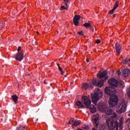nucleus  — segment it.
I'll return each mask as SVG.
<instances>
[{
	"label": "nucleus",
	"instance_id": "nucleus-1",
	"mask_svg": "<svg viewBox=\"0 0 130 130\" xmlns=\"http://www.w3.org/2000/svg\"><path fill=\"white\" fill-rule=\"evenodd\" d=\"M105 92L107 95L111 96L109 102L110 107H115V106H116L118 103V98L117 96L114 95L116 93V89L113 87H106Z\"/></svg>",
	"mask_w": 130,
	"mask_h": 130
},
{
	"label": "nucleus",
	"instance_id": "nucleus-2",
	"mask_svg": "<svg viewBox=\"0 0 130 130\" xmlns=\"http://www.w3.org/2000/svg\"><path fill=\"white\" fill-rule=\"evenodd\" d=\"M117 114L114 113L113 115L107 120V123L109 130H113L116 128V130H118V122L116 119Z\"/></svg>",
	"mask_w": 130,
	"mask_h": 130
},
{
	"label": "nucleus",
	"instance_id": "nucleus-3",
	"mask_svg": "<svg viewBox=\"0 0 130 130\" xmlns=\"http://www.w3.org/2000/svg\"><path fill=\"white\" fill-rule=\"evenodd\" d=\"M81 101L82 103H84L86 108H88L90 109L91 113H95L96 111V107L95 106L91 105V100L87 96H83L82 98Z\"/></svg>",
	"mask_w": 130,
	"mask_h": 130
},
{
	"label": "nucleus",
	"instance_id": "nucleus-4",
	"mask_svg": "<svg viewBox=\"0 0 130 130\" xmlns=\"http://www.w3.org/2000/svg\"><path fill=\"white\" fill-rule=\"evenodd\" d=\"M102 97H103L102 91L99 88H95L94 90V93L91 94V99L93 104L96 105V103L98 102V100L100 98H102Z\"/></svg>",
	"mask_w": 130,
	"mask_h": 130
},
{
	"label": "nucleus",
	"instance_id": "nucleus-5",
	"mask_svg": "<svg viewBox=\"0 0 130 130\" xmlns=\"http://www.w3.org/2000/svg\"><path fill=\"white\" fill-rule=\"evenodd\" d=\"M97 107L102 112H106L107 115H111L113 113V110L109 107H107L104 104L101 103L97 105Z\"/></svg>",
	"mask_w": 130,
	"mask_h": 130
},
{
	"label": "nucleus",
	"instance_id": "nucleus-6",
	"mask_svg": "<svg viewBox=\"0 0 130 130\" xmlns=\"http://www.w3.org/2000/svg\"><path fill=\"white\" fill-rule=\"evenodd\" d=\"M97 77L99 79H102L103 81V83L104 82L106 81V80H108V77L107 76V72L106 71H104L103 72H99L97 74Z\"/></svg>",
	"mask_w": 130,
	"mask_h": 130
},
{
	"label": "nucleus",
	"instance_id": "nucleus-7",
	"mask_svg": "<svg viewBox=\"0 0 130 130\" xmlns=\"http://www.w3.org/2000/svg\"><path fill=\"white\" fill-rule=\"evenodd\" d=\"M126 106V103L124 102L121 103L117 110V112L118 113H123V112H125Z\"/></svg>",
	"mask_w": 130,
	"mask_h": 130
},
{
	"label": "nucleus",
	"instance_id": "nucleus-8",
	"mask_svg": "<svg viewBox=\"0 0 130 130\" xmlns=\"http://www.w3.org/2000/svg\"><path fill=\"white\" fill-rule=\"evenodd\" d=\"M108 83L109 85L111 86H112L113 87H117L118 86V84H119V82H118V80H116L114 78H112L111 79H109L108 80Z\"/></svg>",
	"mask_w": 130,
	"mask_h": 130
},
{
	"label": "nucleus",
	"instance_id": "nucleus-9",
	"mask_svg": "<svg viewBox=\"0 0 130 130\" xmlns=\"http://www.w3.org/2000/svg\"><path fill=\"white\" fill-rule=\"evenodd\" d=\"M92 84L93 86H95L96 87H100L101 88L103 86V80H101L99 81H97L96 79H93L92 80Z\"/></svg>",
	"mask_w": 130,
	"mask_h": 130
},
{
	"label": "nucleus",
	"instance_id": "nucleus-10",
	"mask_svg": "<svg viewBox=\"0 0 130 130\" xmlns=\"http://www.w3.org/2000/svg\"><path fill=\"white\" fill-rule=\"evenodd\" d=\"M81 19V15H75L73 18V24L75 26H79V20Z\"/></svg>",
	"mask_w": 130,
	"mask_h": 130
},
{
	"label": "nucleus",
	"instance_id": "nucleus-11",
	"mask_svg": "<svg viewBox=\"0 0 130 130\" xmlns=\"http://www.w3.org/2000/svg\"><path fill=\"white\" fill-rule=\"evenodd\" d=\"M23 58H24V52H18L15 57V59L18 61H21Z\"/></svg>",
	"mask_w": 130,
	"mask_h": 130
},
{
	"label": "nucleus",
	"instance_id": "nucleus-12",
	"mask_svg": "<svg viewBox=\"0 0 130 130\" xmlns=\"http://www.w3.org/2000/svg\"><path fill=\"white\" fill-rule=\"evenodd\" d=\"M115 47H116L117 55H119L121 51V46L119 44L116 43L115 45Z\"/></svg>",
	"mask_w": 130,
	"mask_h": 130
},
{
	"label": "nucleus",
	"instance_id": "nucleus-13",
	"mask_svg": "<svg viewBox=\"0 0 130 130\" xmlns=\"http://www.w3.org/2000/svg\"><path fill=\"white\" fill-rule=\"evenodd\" d=\"M93 119V124H95L96 127H98L99 123H98V120H99V115L96 114Z\"/></svg>",
	"mask_w": 130,
	"mask_h": 130
},
{
	"label": "nucleus",
	"instance_id": "nucleus-14",
	"mask_svg": "<svg viewBox=\"0 0 130 130\" xmlns=\"http://www.w3.org/2000/svg\"><path fill=\"white\" fill-rule=\"evenodd\" d=\"M123 76L125 78H126V77H128V76H130V71L128 69H126L123 71Z\"/></svg>",
	"mask_w": 130,
	"mask_h": 130
},
{
	"label": "nucleus",
	"instance_id": "nucleus-15",
	"mask_svg": "<svg viewBox=\"0 0 130 130\" xmlns=\"http://www.w3.org/2000/svg\"><path fill=\"white\" fill-rule=\"evenodd\" d=\"M12 100H13L15 104H17L18 103V99H19V98L17 95L15 94L12 95Z\"/></svg>",
	"mask_w": 130,
	"mask_h": 130
},
{
	"label": "nucleus",
	"instance_id": "nucleus-16",
	"mask_svg": "<svg viewBox=\"0 0 130 130\" xmlns=\"http://www.w3.org/2000/svg\"><path fill=\"white\" fill-rule=\"evenodd\" d=\"M81 124V121L78 120H75L74 123L72 124V126H77V125H80Z\"/></svg>",
	"mask_w": 130,
	"mask_h": 130
},
{
	"label": "nucleus",
	"instance_id": "nucleus-17",
	"mask_svg": "<svg viewBox=\"0 0 130 130\" xmlns=\"http://www.w3.org/2000/svg\"><path fill=\"white\" fill-rule=\"evenodd\" d=\"M90 85L88 83H83L82 86V88L83 90H87L89 89Z\"/></svg>",
	"mask_w": 130,
	"mask_h": 130
},
{
	"label": "nucleus",
	"instance_id": "nucleus-18",
	"mask_svg": "<svg viewBox=\"0 0 130 130\" xmlns=\"http://www.w3.org/2000/svg\"><path fill=\"white\" fill-rule=\"evenodd\" d=\"M76 105L77 106H78V108H85V107L84 105H83V104H82L81 102H80V101L76 102Z\"/></svg>",
	"mask_w": 130,
	"mask_h": 130
},
{
	"label": "nucleus",
	"instance_id": "nucleus-19",
	"mask_svg": "<svg viewBox=\"0 0 130 130\" xmlns=\"http://www.w3.org/2000/svg\"><path fill=\"white\" fill-rule=\"evenodd\" d=\"M83 26L85 27V28H89L91 26V23H85Z\"/></svg>",
	"mask_w": 130,
	"mask_h": 130
},
{
	"label": "nucleus",
	"instance_id": "nucleus-20",
	"mask_svg": "<svg viewBox=\"0 0 130 130\" xmlns=\"http://www.w3.org/2000/svg\"><path fill=\"white\" fill-rule=\"evenodd\" d=\"M99 130H106V128L104 125L102 124L99 126Z\"/></svg>",
	"mask_w": 130,
	"mask_h": 130
},
{
	"label": "nucleus",
	"instance_id": "nucleus-21",
	"mask_svg": "<svg viewBox=\"0 0 130 130\" xmlns=\"http://www.w3.org/2000/svg\"><path fill=\"white\" fill-rule=\"evenodd\" d=\"M119 3L118 2V1L116 2V3L114 6V8H113L114 10H116V9H117V7L119 6Z\"/></svg>",
	"mask_w": 130,
	"mask_h": 130
},
{
	"label": "nucleus",
	"instance_id": "nucleus-22",
	"mask_svg": "<svg viewBox=\"0 0 130 130\" xmlns=\"http://www.w3.org/2000/svg\"><path fill=\"white\" fill-rule=\"evenodd\" d=\"M25 129V127L23 126H19L17 127L16 128V130H24Z\"/></svg>",
	"mask_w": 130,
	"mask_h": 130
},
{
	"label": "nucleus",
	"instance_id": "nucleus-23",
	"mask_svg": "<svg viewBox=\"0 0 130 130\" xmlns=\"http://www.w3.org/2000/svg\"><path fill=\"white\" fill-rule=\"evenodd\" d=\"M122 63L124 64L125 63H127L128 61H129V59H125L124 60H123L122 61Z\"/></svg>",
	"mask_w": 130,
	"mask_h": 130
},
{
	"label": "nucleus",
	"instance_id": "nucleus-24",
	"mask_svg": "<svg viewBox=\"0 0 130 130\" xmlns=\"http://www.w3.org/2000/svg\"><path fill=\"white\" fill-rule=\"evenodd\" d=\"M74 122V119H73V118H71L70 120H69V122H68V124H72V123Z\"/></svg>",
	"mask_w": 130,
	"mask_h": 130
},
{
	"label": "nucleus",
	"instance_id": "nucleus-25",
	"mask_svg": "<svg viewBox=\"0 0 130 130\" xmlns=\"http://www.w3.org/2000/svg\"><path fill=\"white\" fill-rule=\"evenodd\" d=\"M77 33L80 36H84V32H83V31H82V30L81 31H78Z\"/></svg>",
	"mask_w": 130,
	"mask_h": 130
},
{
	"label": "nucleus",
	"instance_id": "nucleus-26",
	"mask_svg": "<svg viewBox=\"0 0 130 130\" xmlns=\"http://www.w3.org/2000/svg\"><path fill=\"white\" fill-rule=\"evenodd\" d=\"M127 93L128 97L129 98H130V87H129V88L127 89Z\"/></svg>",
	"mask_w": 130,
	"mask_h": 130
},
{
	"label": "nucleus",
	"instance_id": "nucleus-27",
	"mask_svg": "<svg viewBox=\"0 0 130 130\" xmlns=\"http://www.w3.org/2000/svg\"><path fill=\"white\" fill-rule=\"evenodd\" d=\"M67 9H68V7H65L64 6H61L60 10V11H62V10H67Z\"/></svg>",
	"mask_w": 130,
	"mask_h": 130
},
{
	"label": "nucleus",
	"instance_id": "nucleus-28",
	"mask_svg": "<svg viewBox=\"0 0 130 130\" xmlns=\"http://www.w3.org/2000/svg\"><path fill=\"white\" fill-rule=\"evenodd\" d=\"M114 11H115V9H114V8L112 10H110L109 12V14H111V15H112V14H113V13H114Z\"/></svg>",
	"mask_w": 130,
	"mask_h": 130
},
{
	"label": "nucleus",
	"instance_id": "nucleus-29",
	"mask_svg": "<svg viewBox=\"0 0 130 130\" xmlns=\"http://www.w3.org/2000/svg\"><path fill=\"white\" fill-rule=\"evenodd\" d=\"M95 43L100 44V43H101V41L100 39H98L95 41Z\"/></svg>",
	"mask_w": 130,
	"mask_h": 130
},
{
	"label": "nucleus",
	"instance_id": "nucleus-30",
	"mask_svg": "<svg viewBox=\"0 0 130 130\" xmlns=\"http://www.w3.org/2000/svg\"><path fill=\"white\" fill-rule=\"evenodd\" d=\"M89 30H91L92 32L94 31V27L91 25L90 27H89Z\"/></svg>",
	"mask_w": 130,
	"mask_h": 130
},
{
	"label": "nucleus",
	"instance_id": "nucleus-31",
	"mask_svg": "<svg viewBox=\"0 0 130 130\" xmlns=\"http://www.w3.org/2000/svg\"><path fill=\"white\" fill-rule=\"evenodd\" d=\"M117 73L118 76H120L121 73L120 72V71H119V70L118 71H117Z\"/></svg>",
	"mask_w": 130,
	"mask_h": 130
},
{
	"label": "nucleus",
	"instance_id": "nucleus-32",
	"mask_svg": "<svg viewBox=\"0 0 130 130\" xmlns=\"http://www.w3.org/2000/svg\"><path fill=\"white\" fill-rule=\"evenodd\" d=\"M21 47H19L18 49H17V51H18V52H20V51H21Z\"/></svg>",
	"mask_w": 130,
	"mask_h": 130
},
{
	"label": "nucleus",
	"instance_id": "nucleus-33",
	"mask_svg": "<svg viewBox=\"0 0 130 130\" xmlns=\"http://www.w3.org/2000/svg\"><path fill=\"white\" fill-rule=\"evenodd\" d=\"M86 61H87V62H89V61H90V58H87L86 59Z\"/></svg>",
	"mask_w": 130,
	"mask_h": 130
},
{
	"label": "nucleus",
	"instance_id": "nucleus-34",
	"mask_svg": "<svg viewBox=\"0 0 130 130\" xmlns=\"http://www.w3.org/2000/svg\"><path fill=\"white\" fill-rule=\"evenodd\" d=\"M61 72V75H63L64 74V71H60Z\"/></svg>",
	"mask_w": 130,
	"mask_h": 130
},
{
	"label": "nucleus",
	"instance_id": "nucleus-35",
	"mask_svg": "<svg viewBox=\"0 0 130 130\" xmlns=\"http://www.w3.org/2000/svg\"><path fill=\"white\" fill-rule=\"evenodd\" d=\"M61 72V75H63L64 74V71H60Z\"/></svg>",
	"mask_w": 130,
	"mask_h": 130
},
{
	"label": "nucleus",
	"instance_id": "nucleus-36",
	"mask_svg": "<svg viewBox=\"0 0 130 130\" xmlns=\"http://www.w3.org/2000/svg\"><path fill=\"white\" fill-rule=\"evenodd\" d=\"M64 3H69L70 0H64Z\"/></svg>",
	"mask_w": 130,
	"mask_h": 130
},
{
	"label": "nucleus",
	"instance_id": "nucleus-37",
	"mask_svg": "<svg viewBox=\"0 0 130 130\" xmlns=\"http://www.w3.org/2000/svg\"><path fill=\"white\" fill-rule=\"evenodd\" d=\"M62 70V69H61V67H59V71H60V72H61Z\"/></svg>",
	"mask_w": 130,
	"mask_h": 130
},
{
	"label": "nucleus",
	"instance_id": "nucleus-38",
	"mask_svg": "<svg viewBox=\"0 0 130 130\" xmlns=\"http://www.w3.org/2000/svg\"><path fill=\"white\" fill-rule=\"evenodd\" d=\"M90 87L91 88V89H93V86H92V83L90 82Z\"/></svg>",
	"mask_w": 130,
	"mask_h": 130
},
{
	"label": "nucleus",
	"instance_id": "nucleus-39",
	"mask_svg": "<svg viewBox=\"0 0 130 130\" xmlns=\"http://www.w3.org/2000/svg\"><path fill=\"white\" fill-rule=\"evenodd\" d=\"M85 129H89V126H86L85 127Z\"/></svg>",
	"mask_w": 130,
	"mask_h": 130
},
{
	"label": "nucleus",
	"instance_id": "nucleus-40",
	"mask_svg": "<svg viewBox=\"0 0 130 130\" xmlns=\"http://www.w3.org/2000/svg\"><path fill=\"white\" fill-rule=\"evenodd\" d=\"M65 6H66L67 8H68V6H69V5H68L67 3H65Z\"/></svg>",
	"mask_w": 130,
	"mask_h": 130
},
{
	"label": "nucleus",
	"instance_id": "nucleus-41",
	"mask_svg": "<svg viewBox=\"0 0 130 130\" xmlns=\"http://www.w3.org/2000/svg\"><path fill=\"white\" fill-rule=\"evenodd\" d=\"M57 66L58 67V69H59V67H60V66H59V63H57Z\"/></svg>",
	"mask_w": 130,
	"mask_h": 130
},
{
	"label": "nucleus",
	"instance_id": "nucleus-42",
	"mask_svg": "<svg viewBox=\"0 0 130 130\" xmlns=\"http://www.w3.org/2000/svg\"><path fill=\"white\" fill-rule=\"evenodd\" d=\"M113 18H115V14H114V15H113Z\"/></svg>",
	"mask_w": 130,
	"mask_h": 130
},
{
	"label": "nucleus",
	"instance_id": "nucleus-43",
	"mask_svg": "<svg viewBox=\"0 0 130 130\" xmlns=\"http://www.w3.org/2000/svg\"><path fill=\"white\" fill-rule=\"evenodd\" d=\"M120 83H121V85H122L123 82L122 81H121Z\"/></svg>",
	"mask_w": 130,
	"mask_h": 130
},
{
	"label": "nucleus",
	"instance_id": "nucleus-44",
	"mask_svg": "<svg viewBox=\"0 0 130 130\" xmlns=\"http://www.w3.org/2000/svg\"><path fill=\"white\" fill-rule=\"evenodd\" d=\"M37 33L38 35H39V32L37 31Z\"/></svg>",
	"mask_w": 130,
	"mask_h": 130
},
{
	"label": "nucleus",
	"instance_id": "nucleus-45",
	"mask_svg": "<svg viewBox=\"0 0 130 130\" xmlns=\"http://www.w3.org/2000/svg\"><path fill=\"white\" fill-rule=\"evenodd\" d=\"M44 84H46V81H44Z\"/></svg>",
	"mask_w": 130,
	"mask_h": 130
},
{
	"label": "nucleus",
	"instance_id": "nucleus-46",
	"mask_svg": "<svg viewBox=\"0 0 130 130\" xmlns=\"http://www.w3.org/2000/svg\"><path fill=\"white\" fill-rule=\"evenodd\" d=\"M64 77L65 78H66V77H67V75H64Z\"/></svg>",
	"mask_w": 130,
	"mask_h": 130
},
{
	"label": "nucleus",
	"instance_id": "nucleus-47",
	"mask_svg": "<svg viewBox=\"0 0 130 130\" xmlns=\"http://www.w3.org/2000/svg\"><path fill=\"white\" fill-rule=\"evenodd\" d=\"M78 130H83V129H80V128H78Z\"/></svg>",
	"mask_w": 130,
	"mask_h": 130
},
{
	"label": "nucleus",
	"instance_id": "nucleus-48",
	"mask_svg": "<svg viewBox=\"0 0 130 130\" xmlns=\"http://www.w3.org/2000/svg\"><path fill=\"white\" fill-rule=\"evenodd\" d=\"M36 45H37V42H36Z\"/></svg>",
	"mask_w": 130,
	"mask_h": 130
},
{
	"label": "nucleus",
	"instance_id": "nucleus-49",
	"mask_svg": "<svg viewBox=\"0 0 130 130\" xmlns=\"http://www.w3.org/2000/svg\"><path fill=\"white\" fill-rule=\"evenodd\" d=\"M129 61H130V59H129Z\"/></svg>",
	"mask_w": 130,
	"mask_h": 130
}]
</instances>
